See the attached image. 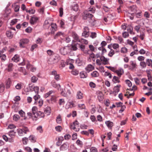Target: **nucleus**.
<instances>
[{"instance_id":"obj_1","label":"nucleus","mask_w":152,"mask_h":152,"mask_svg":"<svg viewBox=\"0 0 152 152\" xmlns=\"http://www.w3.org/2000/svg\"><path fill=\"white\" fill-rule=\"evenodd\" d=\"M18 134L20 136H23L24 134H27L29 132V130L28 127H23L22 129L19 128L17 129Z\"/></svg>"},{"instance_id":"obj_2","label":"nucleus","mask_w":152,"mask_h":152,"mask_svg":"<svg viewBox=\"0 0 152 152\" xmlns=\"http://www.w3.org/2000/svg\"><path fill=\"white\" fill-rule=\"evenodd\" d=\"M71 50L70 46L68 45L61 48L60 51L62 54L64 55L69 53Z\"/></svg>"},{"instance_id":"obj_3","label":"nucleus","mask_w":152,"mask_h":152,"mask_svg":"<svg viewBox=\"0 0 152 152\" xmlns=\"http://www.w3.org/2000/svg\"><path fill=\"white\" fill-rule=\"evenodd\" d=\"M71 129H74L76 132H78L80 130L79 123L77 121H75L73 122V124L70 125Z\"/></svg>"},{"instance_id":"obj_4","label":"nucleus","mask_w":152,"mask_h":152,"mask_svg":"<svg viewBox=\"0 0 152 152\" xmlns=\"http://www.w3.org/2000/svg\"><path fill=\"white\" fill-rule=\"evenodd\" d=\"M137 65L134 61H131L129 62V70L132 71H135Z\"/></svg>"},{"instance_id":"obj_5","label":"nucleus","mask_w":152,"mask_h":152,"mask_svg":"<svg viewBox=\"0 0 152 152\" xmlns=\"http://www.w3.org/2000/svg\"><path fill=\"white\" fill-rule=\"evenodd\" d=\"M54 56V57L53 58H50L49 59V61L51 62V64L56 63L60 59V57L58 55L55 54Z\"/></svg>"},{"instance_id":"obj_6","label":"nucleus","mask_w":152,"mask_h":152,"mask_svg":"<svg viewBox=\"0 0 152 152\" xmlns=\"http://www.w3.org/2000/svg\"><path fill=\"white\" fill-rule=\"evenodd\" d=\"M39 19V18L34 15L31 16L30 20V23L31 25L35 24Z\"/></svg>"},{"instance_id":"obj_7","label":"nucleus","mask_w":152,"mask_h":152,"mask_svg":"<svg viewBox=\"0 0 152 152\" xmlns=\"http://www.w3.org/2000/svg\"><path fill=\"white\" fill-rule=\"evenodd\" d=\"M29 42V40L27 39H23L20 40L19 42L20 46L21 48H24V45L27 44Z\"/></svg>"},{"instance_id":"obj_8","label":"nucleus","mask_w":152,"mask_h":152,"mask_svg":"<svg viewBox=\"0 0 152 152\" xmlns=\"http://www.w3.org/2000/svg\"><path fill=\"white\" fill-rule=\"evenodd\" d=\"M69 145L67 142H65L63 143L60 147V151H64L68 148Z\"/></svg>"},{"instance_id":"obj_9","label":"nucleus","mask_w":152,"mask_h":152,"mask_svg":"<svg viewBox=\"0 0 152 152\" xmlns=\"http://www.w3.org/2000/svg\"><path fill=\"white\" fill-rule=\"evenodd\" d=\"M50 26H51L50 28L51 30V34L54 33V32L56 31L57 29V26L56 23H52L51 24Z\"/></svg>"},{"instance_id":"obj_10","label":"nucleus","mask_w":152,"mask_h":152,"mask_svg":"<svg viewBox=\"0 0 152 152\" xmlns=\"http://www.w3.org/2000/svg\"><path fill=\"white\" fill-rule=\"evenodd\" d=\"M14 32L12 31V29H9L7 31L6 34L8 37L10 39L12 38L13 37Z\"/></svg>"},{"instance_id":"obj_11","label":"nucleus","mask_w":152,"mask_h":152,"mask_svg":"<svg viewBox=\"0 0 152 152\" xmlns=\"http://www.w3.org/2000/svg\"><path fill=\"white\" fill-rule=\"evenodd\" d=\"M71 50L75 51L77 50L79 46V44L77 42H75L72 45Z\"/></svg>"},{"instance_id":"obj_12","label":"nucleus","mask_w":152,"mask_h":152,"mask_svg":"<svg viewBox=\"0 0 152 152\" xmlns=\"http://www.w3.org/2000/svg\"><path fill=\"white\" fill-rule=\"evenodd\" d=\"M85 69L86 71H87V72H89L92 71V70L94 69V68L92 65L89 64L87 65V66L85 68Z\"/></svg>"},{"instance_id":"obj_13","label":"nucleus","mask_w":152,"mask_h":152,"mask_svg":"<svg viewBox=\"0 0 152 152\" xmlns=\"http://www.w3.org/2000/svg\"><path fill=\"white\" fill-rule=\"evenodd\" d=\"M121 87V86L119 85H117V86H115L113 90V93L115 95H116L118 94V93L119 91V88Z\"/></svg>"},{"instance_id":"obj_14","label":"nucleus","mask_w":152,"mask_h":152,"mask_svg":"<svg viewBox=\"0 0 152 152\" xmlns=\"http://www.w3.org/2000/svg\"><path fill=\"white\" fill-rule=\"evenodd\" d=\"M93 15L92 14L87 13L85 14L83 17V19L84 20H86L87 18H89L93 20L92 18H93Z\"/></svg>"},{"instance_id":"obj_15","label":"nucleus","mask_w":152,"mask_h":152,"mask_svg":"<svg viewBox=\"0 0 152 152\" xmlns=\"http://www.w3.org/2000/svg\"><path fill=\"white\" fill-rule=\"evenodd\" d=\"M109 59L105 58L103 56H101L100 57V60L101 61L103 62V63L104 65H106L107 64V62Z\"/></svg>"},{"instance_id":"obj_16","label":"nucleus","mask_w":152,"mask_h":152,"mask_svg":"<svg viewBox=\"0 0 152 152\" xmlns=\"http://www.w3.org/2000/svg\"><path fill=\"white\" fill-rule=\"evenodd\" d=\"M115 72L117 74L118 76L120 77L124 73V71L123 69L122 68H120L115 71Z\"/></svg>"},{"instance_id":"obj_17","label":"nucleus","mask_w":152,"mask_h":152,"mask_svg":"<svg viewBox=\"0 0 152 152\" xmlns=\"http://www.w3.org/2000/svg\"><path fill=\"white\" fill-rule=\"evenodd\" d=\"M51 108L50 107L47 106L45 108L44 113L47 115H49L51 113Z\"/></svg>"},{"instance_id":"obj_18","label":"nucleus","mask_w":152,"mask_h":152,"mask_svg":"<svg viewBox=\"0 0 152 152\" xmlns=\"http://www.w3.org/2000/svg\"><path fill=\"white\" fill-rule=\"evenodd\" d=\"M13 64L12 63H10L7 64V67L6 69L8 72H11L13 70Z\"/></svg>"},{"instance_id":"obj_19","label":"nucleus","mask_w":152,"mask_h":152,"mask_svg":"<svg viewBox=\"0 0 152 152\" xmlns=\"http://www.w3.org/2000/svg\"><path fill=\"white\" fill-rule=\"evenodd\" d=\"M79 46L78 48H80L81 50L84 51L85 53H88V52L89 51V50H84L85 49V45L79 44Z\"/></svg>"},{"instance_id":"obj_20","label":"nucleus","mask_w":152,"mask_h":152,"mask_svg":"<svg viewBox=\"0 0 152 152\" xmlns=\"http://www.w3.org/2000/svg\"><path fill=\"white\" fill-rule=\"evenodd\" d=\"M130 10L133 12L132 14L135 13L137 11V7L135 5H133L130 7Z\"/></svg>"},{"instance_id":"obj_21","label":"nucleus","mask_w":152,"mask_h":152,"mask_svg":"<svg viewBox=\"0 0 152 152\" xmlns=\"http://www.w3.org/2000/svg\"><path fill=\"white\" fill-rule=\"evenodd\" d=\"M105 123L109 129H111L113 125V123L110 121H106Z\"/></svg>"},{"instance_id":"obj_22","label":"nucleus","mask_w":152,"mask_h":152,"mask_svg":"<svg viewBox=\"0 0 152 152\" xmlns=\"http://www.w3.org/2000/svg\"><path fill=\"white\" fill-rule=\"evenodd\" d=\"M16 132H15L13 130L10 131L8 133L9 135L11 138L14 137L15 136Z\"/></svg>"},{"instance_id":"obj_23","label":"nucleus","mask_w":152,"mask_h":152,"mask_svg":"<svg viewBox=\"0 0 152 152\" xmlns=\"http://www.w3.org/2000/svg\"><path fill=\"white\" fill-rule=\"evenodd\" d=\"M12 60L15 62H18L19 61V56L17 54L15 55L12 58Z\"/></svg>"},{"instance_id":"obj_24","label":"nucleus","mask_w":152,"mask_h":152,"mask_svg":"<svg viewBox=\"0 0 152 152\" xmlns=\"http://www.w3.org/2000/svg\"><path fill=\"white\" fill-rule=\"evenodd\" d=\"M87 72H82L80 73V77L81 78H85L87 77Z\"/></svg>"},{"instance_id":"obj_25","label":"nucleus","mask_w":152,"mask_h":152,"mask_svg":"<svg viewBox=\"0 0 152 152\" xmlns=\"http://www.w3.org/2000/svg\"><path fill=\"white\" fill-rule=\"evenodd\" d=\"M91 75L93 77H96L99 76V74L97 71H95L91 73Z\"/></svg>"},{"instance_id":"obj_26","label":"nucleus","mask_w":152,"mask_h":152,"mask_svg":"<svg viewBox=\"0 0 152 152\" xmlns=\"http://www.w3.org/2000/svg\"><path fill=\"white\" fill-rule=\"evenodd\" d=\"M40 96H34L33 97V99L35 100L34 104H37V102L38 101L41 99Z\"/></svg>"},{"instance_id":"obj_27","label":"nucleus","mask_w":152,"mask_h":152,"mask_svg":"<svg viewBox=\"0 0 152 152\" xmlns=\"http://www.w3.org/2000/svg\"><path fill=\"white\" fill-rule=\"evenodd\" d=\"M67 105L68 106V108H72L75 107L73 101L68 102L66 104V107Z\"/></svg>"},{"instance_id":"obj_28","label":"nucleus","mask_w":152,"mask_h":152,"mask_svg":"<svg viewBox=\"0 0 152 152\" xmlns=\"http://www.w3.org/2000/svg\"><path fill=\"white\" fill-rule=\"evenodd\" d=\"M11 81L10 78H9L6 81V87L7 88H9L10 86Z\"/></svg>"},{"instance_id":"obj_29","label":"nucleus","mask_w":152,"mask_h":152,"mask_svg":"<svg viewBox=\"0 0 152 152\" xmlns=\"http://www.w3.org/2000/svg\"><path fill=\"white\" fill-rule=\"evenodd\" d=\"M36 114L38 116L39 118H43L45 116L44 113H42L40 111H38L37 113H36Z\"/></svg>"},{"instance_id":"obj_30","label":"nucleus","mask_w":152,"mask_h":152,"mask_svg":"<svg viewBox=\"0 0 152 152\" xmlns=\"http://www.w3.org/2000/svg\"><path fill=\"white\" fill-rule=\"evenodd\" d=\"M23 87V83H18L15 86V88L17 90H20Z\"/></svg>"},{"instance_id":"obj_31","label":"nucleus","mask_w":152,"mask_h":152,"mask_svg":"<svg viewBox=\"0 0 152 152\" xmlns=\"http://www.w3.org/2000/svg\"><path fill=\"white\" fill-rule=\"evenodd\" d=\"M19 113L21 116L24 118V119L25 120L26 118V117L25 116V113L22 110H20L19 112Z\"/></svg>"},{"instance_id":"obj_32","label":"nucleus","mask_w":152,"mask_h":152,"mask_svg":"<svg viewBox=\"0 0 152 152\" xmlns=\"http://www.w3.org/2000/svg\"><path fill=\"white\" fill-rule=\"evenodd\" d=\"M47 54L50 56L54 55L55 54L54 52L51 50H48L47 51Z\"/></svg>"},{"instance_id":"obj_33","label":"nucleus","mask_w":152,"mask_h":152,"mask_svg":"<svg viewBox=\"0 0 152 152\" xmlns=\"http://www.w3.org/2000/svg\"><path fill=\"white\" fill-rule=\"evenodd\" d=\"M114 82V83H119L120 82V80H119V78L116 76H114L112 80Z\"/></svg>"},{"instance_id":"obj_34","label":"nucleus","mask_w":152,"mask_h":152,"mask_svg":"<svg viewBox=\"0 0 152 152\" xmlns=\"http://www.w3.org/2000/svg\"><path fill=\"white\" fill-rule=\"evenodd\" d=\"M29 139L32 142H36V139L35 137V136L33 135H30L29 137Z\"/></svg>"},{"instance_id":"obj_35","label":"nucleus","mask_w":152,"mask_h":152,"mask_svg":"<svg viewBox=\"0 0 152 152\" xmlns=\"http://www.w3.org/2000/svg\"><path fill=\"white\" fill-rule=\"evenodd\" d=\"M38 80L37 77L35 76H33L31 78V81L32 83H36Z\"/></svg>"},{"instance_id":"obj_36","label":"nucleus","mask_w":152,"mask_h":152,"mask_svg":"<svg viewBox=\"0 0 152 152\" xmlns=\"http://www.w3.org/2000/svg\"><path fill=\"white\" fill-rule=\"evenodd\" d=\"M32 110L33 114H36L38 112L37 107L36 106L33 107Z\"/></svg>"},{"instance_id":"obj_37","label":"nucleus","mask_w":152,"mask_h":152,"mask_svg":"<svg viewBox=\"0 0 152 152\" xmlns=\"http://www.w3.org/2000/svg\"><path fill=\"white\" fill-rule=\"evenodd\" d=\"M146 64L148 66H150L152 63V61L151 59H147L146 61Z\"/></svg>"},{"instance_id":"obj_38","label":"nucleus","mask_w":152,"mask_h":152,"mask_svg":"<svg viewBox=\"0 0 152 152\" xmlns=\"http://www.w3.org/2000/svg\"><path fill=\"white\" fill-rule=\"evenodd\" d=\"M140 65L141 67L142 68H145L146 66V63L144 61L140 62Z\"/></svg>"},{"instance_id":"obj_39","label":"nucleus","mask_w":152,"mask_h":152,"mask_svg":"<svg viewBox=\"0 0 152 152\" xmlns=\"http://www.w3.org/2000/svg\"><path fill=\"white\" fill-rule=\"evenodd\" d=\"M56 121L58 124H60L61 123V115H58L56 119Z\"/></svg>"},{"instance_id":"obj_40","label":"nucleus","mask_w":152,"mask_h":152,"mask_svg":"<svg viewBox=\"0 0 152 152\" xmlns=\"http://www.w3.org/2000/svg\"><path fill=\"white\" fill-rule=\"evenodd\" d=\"M95 8H91L90 7L89 8H88L87 10V12H91L92 13H94L95 12Z\"/></svg>"},{"instance_id":"obj_41","label":"nucleus","mask_w":152,"mask_h":152,"mask_svg":"<svg viewBox=\"0 0 152 152\" xmlns=\"http://www.w3.org/2000/svg\"><path fill=\"white\" fill-rule=\"evenodd\" d=\"M73 37L74 39L77 41L79 42V41L80 40V39H79V37L75 33L73 34Z\"/></svg>"},{"instance_id":"obj_42","label":"nucleus","mask_w":152,"mask_h":152,"mask_svg":"<svg viewBox=\"0 0 152 152\" xmlns=\"http://www.w3.org/2000/svg\"><path fill=\"white\" fill-rule=\"evenodd\" d=\"M20 118V116L18 115L15 114L13 116V119L16 121H18Z\"/></svg>"},{"instance_id":"obj_43","label":"nucleus","mask_w":152,"mask_h":152,"mask_svg":"<svg viewBox=\"0 0 152 152\" xmlns=\"http://www.w3.org/2000/svg\"><path fill=\"white\" fill-rule=\"evenodd\" d=\"M26 11L27 12H28L30 14H34L35 12V11L34 10H33L32 9H31V10H28L27 9H26Z\"/></svg>"},{"instance_id":"obj_44","label":"nucleus","mask_w":152,"mask_h":152,"mask_svg":"<svg viewBox=\"0 0 152 152\" xmlns=\"http://www.w3.org/2000/svg\"><path fill=\"white\" fill-rule=\"evenodd\" d=\"M64 34L61 31H59L57 33L56 35L54 37V38L56 39L58 37H59L61 36H63Z\"/></svg>"},{"instance_id":"obj_45","label":"nucleus","mask_w":152,"mask_h":152,"mask_svg":"<svg viewBox=\"0 0 152 152\" xmlns=\"http://www.w3.org/2000/svg\"><path fill=\"white\" fill-rule=\"evenodd\" d=\"M72 74L75 75H76L78 74L79 73V71L77 69H73L71 72Z\"/></svg>"},{"instance_id":"obj_46","label":"nucleus","mask_w":152,"mask_h":152,"mask_svg":"<svg viewBox=\"0 0 152 152\" xmlns=\"http://www.w3.org/2000/svg\"><path fill=\"white\" fill-rule=\"evenodd\" d=\"M55 129L57 131L60 132L62 130V128L61 126H58L55 127Z\"/></svg>"},{"instance_id":"obj_47","label":"nucleus","mask_w":152,"mask_h":152,"mask_svg":"<svg viewBox=\"0 0 152 152\" xmlns=\"http://www.w3.org/2000/svg\"><path fill=\"white\" fill-rule=\"evenodd\" d=\"M123 37L125 38L128 37L129 36V34L128 32L126 31H124L122 33Z\"/></svg>"},{"instance_id":"obj_48","label":"nucleus","mask_w":152,"mask_h":152,"mask_svg":"<svg viewBox=\"0 0 152 152\" xmlns=\"http://www.w3.org/2000/svg\"><path fill=\"white\" fill-rule=\"evenodd\" d=\"M22 142L23 143L24 145H26L28 141V138L27 137H25L22 139Z\"/></svg>"},{"instance_id":"obj_49","label":"nucleus","mask_w":152,"mask_h":152,"mask_svg":"<svg viewBox=\"0 0 152 152\" xmlns=\"http://www.w3.org/2000/svg\"><path fill=\"white\" fill-rule=\"evenodd\" d=\"M89 35V33L88 32H83L82 34V36L85 38L87 37Z\"/></svg>"},{"instance_id":"obj_50","label":"nucleus","mask_w":152,"mask_h":152,"mask_svg":"<svg viewBox=\"0 0 152 152\" xmlns=\"http://www.w3.org/2000/svg\"><path fill=\"white\" fill-rule=\"evenodd\" d=\"M37 130L40 133H42L43 132V130L42 126H39L37 129Z\"/></svg>"},{"instance_id":"obj_51","label":"nucleus","mask_w":152,"mask_h":152,"mask_svg":"<svg viewBox=\"0 0 152 152\" xmlns=\"http://www.w3.org/2000/svg\"><path fill=\"white\" fill-rule=\"evenodd\" d=\"M78 106L81 109H85L86 108V107L84 104H79Z\"/></svg>"},{"instance_id":"obj_52","label":"nucleus","mask_w":152,"mask_h":152,"mask_svg":"<svg viewBox=\"0 0 152 152\" xmlns=\"http://www.w3.org/2000/svg\"><path fill=\"white\" fill-rule=\"evenodd\" d=\"M4 89V84H1L0 85V92H3Z\"/></svg>"},{"instance_id":"obj_53","label":"nucleus","mask_w":152,"mask_h":152,"mask_svg":"<svg viewBox=\"0 0 152 152\" xmlns=\"http://www.w3.org/2000/svg\"><path fill=\"white\" fill-rule=\"evenodd\" d=\"M79 42L81 43H83L85 44H87L88 42L87 40L82 38L81 39H80V40L79 41Z\"/></svg>"},{"instance_id":"obj_54","label":"nucleus","mask_w":152,"mask_h":152,"mask_svg":"<svg viewBox=\"0 0 152 152\" xmlns=\"http://www.w3.org/2000/svg\"><path fill=\"white\" fill-rule=\"evenodd\" d=\"M145 59V57L143 56H140L137 57V60L141 62L143 61Z\"/></svg>"},{"instance_id":"obj_55","label":"nucleus","mask_w":152,"mask_h":152,"mask_svg":"<svg viewBox=\"0 0 152 152\" xmlns=\"http://www.w3.org/2000/svg\"><path fill=\"white\" fill-rule=\"evenodd\" d=\"M43 100L41 99L38 101L37 104H38L39 106L41 107L43 104Z\"/></svg>"},{"instance_id":"obj_56","label":"nucleus","mask_w":152,"mask_h":152,"mask_svg":"<svg viewBox=\"0 0 152 152\" xmlns=\"http://www.w3.org/2000/svg\"><path fill=\"white\" fill-rule=\"evenodd\" d=\"M34 91L35 92L36 94H38L39 91V88L37 86H35L33 88Z\"/></svg>"},{"instance_id":"obj_57","label":"nucleus","mask_w":152,"mask_h":152,"mask_svg":"<svg viewBox=\"0 0 152 152\" xmlns=\"http://www.w3.org/2000/svg\"><path fill=\"white\" fill-rule=\"evenodd\" d=\"M90 152H97V149L94 147H92L90 148Z\"/></svg>"},{"instance_id":"obj_58","label":"nucleus","mask_w":152,"mask_h":152,"mask_svg":"<svg viewBox=\"0 0 152 152\" xmlns=\"http://www.w3.org/2000/svg\"><path fill=\"white\" fill-rule=\"evenodd\" d=\"M37 46L38 45L36 44H34L32 45L31 46V50L33 51L35 48L37 47Z\"/></svg>"},{"instance_id":"obj_59","label":"nucleus","mask_w":152,"mask_h":152,"mask_svg":"<svg viewBox=\"0 0 152 152\" xmlns=\"http://www.w3.org/2000/svg\"><path fill=\"white\" fill-rule=\"evenodd\" d=\"M6 56L5 55L3 54L1 55L0 54V58L2 60V61H4L6 59Z\"/></svg>"},{"instance_id":"obj_60","label":"nucleus","mask_w":152,"mask_h":152,"mask_svg":"<svg viewBox=\"0 0 152 152\" xmlns=\"http://www.w3.org/2000/svg\"><path fill=\"white\" fill-rule=\"evenodd\" d=\"M114 54V51L112 49H111V50L108 54V55L110 57H112L113 55Z\"/></svg>"},{"instance_id":"obj_61","label":"nucleus","mask_w":152,"mask_h":152,"mask_svg":"<svg viewBox=\"0 0 152 152\" xmlns=\"http://www.w3.org/2000/svg\"><path fill=\"white\" fill-rule=\"evenodd\" d=\"M135 15L136 18H141V12H139L137 13H135Z\"/></svg>"},{"instance_id":"obj_62","label":"nucleus","mask_w":152,"mask_h":152,"mask_svg":"<svg viewBox=\"0 0 152 152\" xmlns=\"http://www.w3.org/2000/svg\"><path fill=\"white\" fill-rule=\"evenodd\" d=\"M59 12L60 13L59 16L61 17L63 14V9L61 7L59 9Z\"/></svg>"},{"instance_id":"obj_63","label":"nucleus","mask_w":152,"mask_h":152,"mask_svg":"<svg viewBox=\"0 0 152 152\" xmlns=\"http://www.w3.org/2000/svg\"><path fill=\"white\" fill-rule=\"evenodd\" d=\"M76 143L77 145H79L80 146H81L83 145L82 142L79 139L77 140L76 142Z\"/></svg>"},{"instance_id":"obj_64","label":"nucleus","mask_w":152,"mask_h":152,"mask_svg":"<svg viewBox=\"0 0 152 152\" xmlns=\"http://www.w3.org/2000/svg\"><path fill=\"white\" fill-rule=\"evenodd\" d=\"M126 84L128 85V86L129 87H130L132 86V83L131 82L128 80H126Z\"/></svg>"}]
</instances>
